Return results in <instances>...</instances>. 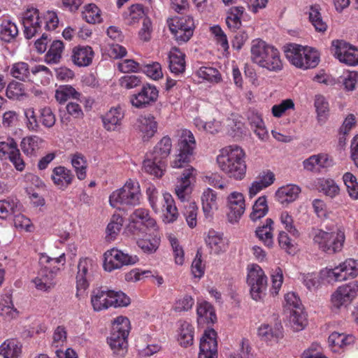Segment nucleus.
Wrapping results in <instances>:
<instances>
[{
	"label": "nucleus",
	"instance_id": "63",
	"mask_svg": "<svg viewBox=\"0 0 358 358\" xmlns=\"http://www.w3.org/2000/svg\"><path fill=\"white\" fill-rule=\"evenodd\" d=\"M183 212L187 223L190 228H194L196 225V216L198 208L195 203L189 202L184 206Z\"/></svg>",
	"mask_w": 358,
	"mask_h": 358
},
{
	"label": "nucleus",
	"instance_id": "18",
	"mask_svg": "<svg viewBox=\"0 0 358 358\" xmlns=\"http://www.w3.org/2000/svg\"><path fill=\"white\" fill-rule=\"evenodd\" d=\"M198 358H217V332L213 329L205 330L200 341Z\"/></svg>",
	"mask_w": 358,
	"mask_h": 358
},
{
	"label": "nucleus",
	"instance_id": "7",
	"mask_svg": "<svg viewBox=\"0 0 358 358\" xmlns=\"http://www.w3.org/2000/svg\"><path fill=\"white\" fill-rule=\"evenodd\" d=\"M130 321L127 317L119 316L115 319L110 335L107 339L114 353L122 355L127 351Z\"/></svg>",
	"mask_w": 358,
	"mask_h": 358
},
{
	"label": "nucleus",
	"instance_id": "6",
	"mask_svg": "<svg viewBox=\"0 0 358 358\" xmlns=\"http://www.w3.org/2000/svg\"><path fill=\"white\" fill-rule=\"evenodd\" d=\"M284 52L287 60L299 69H313L320 62L318 52L312 48L291 43L284 47Z\"/></svg>",
	"mask_w": 358,
	"mask_h": 358
},
{
	"label": "nucleus",
	"instance_id": "55",
	"mask_svg": "<svg viewBox=\"0 0 358 358\" xmlns=\"http://www.w3.org/2000/svg\"><path fill=\"white\" fill-rule=\"evenodd\" d=\"M343 180L350 198L354 200L358 199V182L356 177L352 173L347 172L343 175Z\"/></svg>",
	"mask_w": 358,
	"mask_h": 358
},
{
	"label": "nucleus",
	"instance_id": "8",
	"mask_svg": "<svg viewBox=\"0 0 358 358\" xmlns=\"http://www.w3.org/2000/svg\"><path fill=\"white\" fill-rule=\"evenodd\" d=\"M141 191L138 182L129 179L124 186L113 192L109 196L111 206H135L140 203Z\"/></svg>",
	"mask_w": 358,
	"mask_h": 358
},
{
	"label": "nucleus",
	"instance_id": "3",
	"mask_svg": "<svg viewBox=\"0 0 358 358\" xmlns=\"http://www.w3.org/2000/svg\"><path fill=\"white\" fill-rule=\"evenodd\" d=\"M251 59L259 67L278 73L283 69L279 50L262 40H255L251 46Z\"/></svg>",
	"mask_w": 358,
	"mask_h": 358
},
{
	"label": "nucleus",
	"instance_id": "2",
	"mask_svg": "<svg viewBox=\"0 0 358 358\" xmlns=\"http://www.w3.org/2000/svg\"><path fill=\"white\" fill-rule=\"evenodd\" d=\"M22 23L24 27V35L27 39H31L42 31V27L46 30H54L57 27L59 20L56 13L48 10L41 13L37 8H28L22 15Z\"/></svg>",
	"mask_w": 358,
	"mask_h": 358
},
{
	"label": "nucleus",
	"instance_id": "13",
	"mask_svg": "<svg viewBox=\"0 0 358 358\" xmlns=\"http://www.w3.org/2000/svg\"><path fill=\"white\" fill-rule=\"evenodd\" d=\"M159 97L157 87L152 84H144L141 90L130 96V103L136 108L144 109L152 106Z\"/></svg>",
	"mask_w": 358,
	"mask_h": 358
},
{
	"label": "nucleus",
	"instance_id": "45",
	"mask_svg": "<svg viewBox=\"0 0 358 358\" xmlns=\"http://www.w3.org/2000/svg\"><path fill=\"white\" fill-rule=\"evenodd\" d=\"M194 330V327L187 322L185 321L180 324L178 340L181 346L187 348L193 344Z\"/></svg>",
	"mask_w": 358,
	"mask_h": 358
},
{
	"label": "nucleus",
	"instance_id": "21",
	"mask_svg": "<svg viewBox=\"0 0 358 358\" xmlns=\"http://www.w3.org/2000/svg\"><path fill=\"white\" fill-rule=\"evenodd\" d=\"M355 342V336L352 334L334 331L328 338L329 346L334 352H339L348 349Z\"/></svg>",
	"mask_w": 358,
	"mask_h": 358
},
{
	"label": "nucleus",
	"instance_id": "39",
	"mask_svg": "<svg viewBox=\"0 0 358 358\" xmlns=\"http://www.w3.org/2000/svg\"><path fill=\"white\" fill-rule=\"evenodd\" d=\"M317 187L320 192L331 199L336 197L340 193L338 185L331 178H319L317 182Z\"/></svg>",
	"mask_w": 358,
	"mask_h": 358
},
{
	"label": "nucleus",
	"instance_id": "53",
	"mask_svg": "<svg viewBox=\"0 0 358 358\" xmlns=\"http://www.w3.org/2000/svg\"><path fill=\"white\" fill-rule=\"evenodd\" d=\"M317 120L319 122H325L329 115V103L322 95H316L314 103Z\"/></svg>",
	"mask_w": 358,
	"mask_h": 358
},
{
	"label": "nucleus",
	"instance_id": "46",
	"mask_svg": "<svg viewBox=\"0 0 358 358\" xmlns=\"http://www.w3.org/2000/svg\"><path fill=\"white\" fill-rule=\"evenodd\" d=\"M21 353V348L16 340H6L0 345V355L3 358H17Z\"/></svg>",
	"mask_w": 358,
	"mask_h": 358
},
{
	"label": "nucleus",
	"instance_id": "25",
	"mask_svg": "<svg viewBox=\"0 0 358 358\" xmlns=\"http://www.w3.org/2000/svg\"><path fill=\"white\" fill-rule=\"evenodd\" d=\"M94 51L89 45H78L72 50L71 59L78 66H88L94 57Z\"/></svg>",
	"mask_w": 358,
	"mask_h": 358
},
{
	"label": "nucleus",
	"instance_id": "24",
	"mask_svg": "<svg viewBox=\"0 0 358 358\" xmlns=\"http://www.w3.org/2000/svg\"><path fill=\"white\" fill-rule=\"evenodd\" d=\"M124 113L120 107L111 108L101 118L103 128L108 131H117L122 123Z\"/></svg>",
	"mask_w": 358,
	"mask_h": 358
},
{
	"label": "nucleus",
	"instance_id": "58",
	"mask_svg": "<svg viewBox=\"0 0 358 358\" xmlns=\"http://www.w3.org/2000/svg\"><path fill=\"white\" fill-rule=\"evenodd\" d=\"M282 326L277 327L273 329L268 324H262L258 328V336L264 341H270L272 338H279L282 336Z\"/></svg>",
	"mask_w": 358,
	"mask_h": 358
},
{
	"label": "nucleus",
	"instance_id": "37",
	"mask_svg": "<svg viewBox=\"0 0 358 358\" xmlns=\"http://www.w3.org/2000/svg\"><path fill=\"white\" fill-rule=\"evenodd\" d=\"M164 208H165L164 213V222L166 223H171L176 221L178 216V208L176 206L175 201L172 195L169 193H164Z\"/></svg>",
	"mask_w": 358,
	"mask_h": 358
},
{
	"label": "nucleus",
	"instance_id": "1",
	"mask_svg": "<svg viewBox=\"0 0 358 358\" xmlns=\"http://www.w3.org/2000/svg\"><path fill=\"white\" fill-rule=\"evenodd\" d=\"M245 153L238 145L223 149L217 157L219 168L230 178L241 180L246 174Z\"/></svg>",
	"mask_w": 358,
	"mask_h": 358
},
{
	"label": "nucleus",
	"instance_id": "30",
	"mask_svg": "<svg viewBox=\"0 0 358 358\" xmlns=\"http://www.w3.org/2000/svg\"><path fill=\"white\" fill-rule=\"evenodd\" d=\"M19 31L15 22L8 17L1 20L0 23V39L6 43H11L18 36Z\"/></svg>",
	"mask_w": 358,
	"mask_h": 358
},
{
	"label": "nucleus",
	"instance_id": "10",
	"mask_svg": "<svg viewBox=\"0 0 358 358\" xmlns=\"http://www.w3.org/2000/svg\"><path fill=\"white\" fill-rule=\"evenodd\" d=\"M169 28L178 44L187 42L195 28L193 18L189 15L176 16L167 20Z\"/></svg>",
	"mask_w": 358,
	"mask_h": 358
},
{
	"label": "nucleus",
	"instance_id": "38",
	"mask_svg": "<svg viewBox=\"0 0 358 358\" xmlns=\"http://www.w3.org/2000/svg\"><path fill=\"white\" fill-rule=\"evenodd\" d=\"M321 8L319 5L315 4L310 7L308 11L309 21L318 32H324L327 29V24L324 20L320 13Z\"/></svg>",
	"mask_w": 358,
	"mask_h": 358
},
{
	"label": "nucleus",
	"instance_id": "40",
	"mask_svg": "<svg viewBox=\"0 0 358 358\" xmlns=\"http://www.w3.org/2000/svg\"><path fill=\"white\" fill-rule=\"evenodd\" d=\"M309 236L313 239V243L322 252H325L326 249L329 248L327 247L328 241L332 236L330 231H326L321 229L313 227Z\"/></svg>",
	"mask_w": 358,
	"mask_h": 358
},
{
	"label": "nucleus",
	"instance_id": "56",
	"mask_svg": "<svg viewBox=\"0 0 358 358\" xmlns=\"http://www.w3.org/2000/svg\"><path fill=\"white\" fill-rule=\"evenodd\" d=\"M100 12L99 8L95 4L90 3L85 7L83 17L88 23H99L101 22Z\"/></svg>",
	"mask_w": 358,
	"mask_h": 358
},
{
	"label": "nucleus",
	"instance_id": "41",
	"mask_svg": "<svg viewBox=\"0 0 358 358\" xmlns=\"http://www.w3.org/2000/svg\"><path fill=\"white\" fill-rule=\"evenodd\" d=\"M43 142V139L37 136L24 138L21 142V149L27 156H36Z\"/></svg>",
	"mask_w": 358,
	"mask_h": 358
},
{
	"label": "nucleus",
	"instance_id": "19",
	"mask_svg": "<svg viewBox=\"0 0 358 358\" xmlns=\"http://www.w3.org/2000/svg\"><path fill=\"white\" fill-rule=\"evenodd\" d=\"M227 206L229 211L227 217L229 222H238L245 210V199L243 194L234 192L227 198Z\"/></svg>",
	"mask_w": 358,
	"mask_h": 358
},
{
	"label": "nucleus",
	"instance_id": "57",
	"mask_svg": "<svg viewBox=\"0 0 358 358\" xmlns=\"http://www.w3.org/2000/svg\"><path fill=\"white\" fill-rule=\"evenodd\" d=\"M280 220L287 232L294 238H299L300 233L296 228L292 216L287 211H282L280 215Z\"/></svg>",
	"mask_w": 358,
	"mask_h": 358
},
{
	"label": "nucleus",
	"instance_id": "44",
	"mask_svg": "<svg viewBox=\"0 0 358 358\" xmlns=\"http://www.w3.org/2000/svg\"><path fill=\"white\" fill-rule=\"evenodd\" d=\"M64 43L62 41H54L45 56V61L47 64H57L59 62L64 51Z\"/></svg>",
	"mask_w": 358,
	"mask_h": 358
},
{
	"label": "nucleus",
	"instance_id": "48",
	"mask_svg": "<svg viewBox=\"0 0 358 358\" xmlns=\"http://www.w3.org/2000/svg\"><path fill=\"white\" fill-rule=\"evenodd\" d=\"M268 211L266 196L259 197L252 206V211L250 215L252 221L256 222L264 217Z\"/></svg>",
	"mask_w": 358,
	"mask_h": 358
},
{
	"label": "nucleus",
	"instance_id": "62",
	"mask_svg": "<svg viewBox=\"0 0 358 358\" xmlns=\"http://www.w3.org/2000/svg\"><path fill=\"white\" fill-rule=\"evenodd\" d=\"M25 94L24 85L21 83L13 81L6 88V96L10 99H19Z\"/></svg>",
	"mask_w": 358,
	"mask_h": 358
},
{
	"label": "nucleus",
	"instance_id": "29",
	"mask_svg": "<svg viewBox=\"0 0 358 358\" xmlns=\"http://www.w3.org/2000/svg\"><path fill=\"white\" fill-rule=\"evenodd\" d=\"M110 290L101 288L94 289L91 294V303L95 311H100L110 307Z\"/></svg>",
	"mask_w": 358,
	"mask_h": 358
},
{
	"label": "nucleus",
	"instance_id": "60",
	"mask_svg": "<svg viewBox=\"0 0 358 358\" xmlns=\"http://www.w3.org/2000/svg\"><path fill=\"white\" fill-rule=\"evenodd\" d=\"M24 114L26 118V126L27 128L33 132H40L41 127L38 123L37 117L35 114V111L33 108H26L24 111Z\"/></svg>",
	"mask_w": 358,
	"mask_h": 358
},
{
	"label": "nucleus",
	"instance_id": "51",
	"mask_svg": "<svg viewBox=\"0 0 358 358\" xmlns=\"http://www.w3.org/2000/svg\"><path fill=\"white\" fill-rule=\"evenodd\" d=\"M71 164L75 169L77 178L82 180L86 178L87 164L85 157L80 153L74 154L71 157Z\"/></svg>",
	"mask_w": 358,
	"mask_h": 358
},
{
	"label": "nucleus",
	"instance_id": "26",
	"mask_svg": "<svg viewBox=\"0 0 358 358\" xmlns=\"http://www.w3.org/2000/svg\"><path fill=\"white\" fill-rule=\"evenodd\" d=\"M53 271L40 268L38 272L37 276L33 280L36 288L38 290L43 292H49L52 289L55 285V268H52Z\"/></svg>",
	"mask_w": 358,
	"mask_h": 358
},
{
	"label": "nucleus",
	"instance_id": "34",
	"mask_svg": "<svg viewBox=\"0 0 358 358\" xmlns=\"http://www.w3.org/2000/svg\"><path fill=\"white\" fill-rule=\"evenodd\" d=\"M193 171L194 169L192 166L185 169L181 176L180 184L177 185L175 188L176 194L182 203H185L187 199V190L190 185L189 178L192 176Z\"/></svg>",
	"mask_w": 358,
	"mask_h": 358
},
{
	"label": "nucleus",
	"instance_id": "15",
	"mask_svg": "<svg viewBox=\"0 0 358 358\" xmlns=\"http://www.w3.org/2000/svg\"><path fill=\"white\" fill-rule=\"evenodd\" d=\"M357 293L358 280L343 285L332 294L331 299L332 306L337 309L346 306L354 300Z\"/></svg>",
	"mask_w": 358,
	"mask_h": 358
},
{
	"label": "nucleus",
	"instance_id": "52",
	"mask_svg": "<svg viewBox=\"0 0 358 358\" xmlns=\"http://www.w3.org/2000/svg\"><path fill=\"white\" fill-rule=\"evenodd\" d=\"M289 320L295 331H301L307 325V319L303 308L290 311Z\"/></svg>",
	"mask_w": 358,
	"mask_h": 358
},
{
	"label": "nucleus",
	"instance_id": "43",
	"mask_svg": "<svg viewBox=\"0 0 358 358\" xmlns=\"http://www.w3.org/2000/svg\"><path fill=\"white\" fill-rule=\"evenodd\" d=\"M130 220L145 224V227L157 230V222L152 218L148 210L145 208H137L130 215Z\"/></svg>",
	"mask_w": 358,
	"mask_h": 358
},
{
	"label": "nucleus",
	"instance_id": "16",
	"mask_svg": "<svg viewBox=\"0 0 358 358\" xmlns=\"http://www.w3.org/2000/svg\"><path fill=\"white\" fill-rule=\"evenodd\" d=\"M358 275V260L348 259L338 266L329 269L327 276L335 281H343L349 278H355Z\"/></svg>",
	"mask_w": 358,
	"mask_h": 358
},
{
	"label": "nucleus",
	"instance_id": "32",
	"mask_svg": "<svg viewBox=\"0 0 358 358\" xmlns=\"http://www.w3.org/2000/svg\"><path fill=\"white\" fill-rule=\"evenodd\" d=\"M332 236L328 241L325 253L332 255L342 250L345 241V230L343 227H338L336 231H330Z\"/></svg>",
	"mask_w": 358,
	"mask_h": 358
},
{
	"label": "nucleus",
	"instance_id": "27",
	"mask_svg": "<svg viewBox=\"0 0 358 358\" xmlns=\"http://www.w3.org/2000/svg\"><path fill=\"white\" fill-rule=\"evenodd\" d=\"M301 192L299 185L288 184L280 187L275 192V198L282 205H287L294 201Z\"/></svg>",
	"mask_w": 358,
	"mask_h": 358
},
{
	"label": "nucleus",
	"instance_id": "4",
	"mask_svg": "<svg viewBox=\"0 0 358 358\" xmlns=\"http://www.w3.org/2000/svg\"><path fill=\"white\" fill-rule=\"evenodd\" d=\"M171 138L168 136H164L143 161L145 171L156 178L162 177L166 171V159L171 153Z\"/></svg>",
	"mask_w": 358,
	"mask_h": 358
},
{
	"label": "nucleus",
	"instance_id": "20",
	"mask_svg": "<svg viewBox=\"0 0 358 358\" xmlns=\"http://www.w3.org/2000/svg\"><path fill=\"white\" fill-rule=\"evenodd\" d=\"M136 127L143 141H147L156 134L158 124L155 116L149 113L141 115L136 120Z\"/></svg>",
	"mask_w": 358,
	"mask_h": 358
},
{
	"label": "nucleus",
	"instance_id": "42",
	"mask_svg": "<svg viewBox=\"0 0 358 358\" xmlns=\"http://www.w3.org/2000/svg\"><path fill=\"white\" fill-rule=\"evenodd\" d=\"M159 243L160 237L157 234H154L153 236L150 234H147V236L144 235V237H141L136 240L138 246L146 253L155 252L159 248Z\"/></svg>",
	"mask_w": 358,
	"mask_h": 358
},
{
	"label": "nucleus",
	"instance_id": "31",
	"mask_svg": "<svg viewBox=\"0 0 358 358\" xmlns=\"http://www.w3.org/2000/svg\"><path fill=\"white\" fill-rule=\"evenodd\" d=\"M273 220L271 218H267L266 220V223L262 226L258 227L255 231L257 237L264 243L266 247L268 248H271L274 243L273 236Z\"/></svg>",
	"mask_w": 358,
	"mask_h": 358
},
{
	"label": "nucleus",
	"instance_id": "9",
	"mask_svg": "<svg viewBox=\"0 0 358 358\" xmlns=\"http://www.w3.org/2000/svg\"><path fill=\"white\" fill-rule=\"evenodd\" d=\"M196 148V141L192 131L184 129L178 141V154L171 162L173 168L179 169L185 167L193 157Z\"/></svg>",
	"mask_w": 358,
	"mask_h": 358
},
{
	"label": "nucleus",
	"instance_id": "28",
	"mask_svg": "<svg viewBox=\"0 0 358 358\" xmlns=\"http://www.w3.org/2000/svg\"><path fill=\"white\" fill-rule=\"evenodd\" d=\"M205 242L212 253L218 255L227 250V244L223 238V234L214 229L208 230Z\"/></svg>",
	"mask_w": 358,
	"mask_h": 358
},
{
	"label": "nucleus",
	"instance_id": "12",
	"mask_svg": "<svg viewBox=\"0 0 358 358\" xmlns=\"http://www.w3.org/2000/svg\"><path fill=\"white\" fill-rule=\"evenodd\" d=\"M247 282L250 287V294L254 300H260L265 295L267 278L259 265L252 264L248 268Z\"/></svg>",
	"mask_w": 358,
	"mask_h": 358
},
{
	"label": "nucleus",
	"instance_id": "23",
	"mask_svg": "<svg viewBox=\"0 0 358 358\" xmlns=\"http://www.w3.org/2000/svg\"><path fill=\"white\" fill-rule=\"evenodd\" d=\"M73 178L72 171L64 166H58L52 169L51 179L60 189H66L72 183Z\"/></svg>",
	"mask_w": 358,
	"mask_h": 358
},
{
	"label": "nucleus",
	"instance_id": "14",
	"mask_svg": "<svg viewBox=\"0 0 358 358\" xmlns=\"http://www.w3.org/2000/svg\"><path fill=\"white\" fill-rule=\"evenodd\" d=\"M97 268V264L92 259L85 257L79 260L76 275V287L78 291L85 290L89 287Z\"/></svg>",
	"mask_w": 358,
	"mask_h": 358
},
{
	"label": "nucleus",
	"instance_id": "22",
	"mask_svg": "<svg viewBox=\"0 0 358 358\" xmlns=\"http://www.w3.org/2000/svg\"><path fill=\"white\" fill-rule=\"evenodd\" d=\"M186 55L177 48H173L168 56L169 69L175 76H182L186 68Z\"/></svg>",
	"mask_w": 358,
	"mask_h": 358
},
{
	"label": "nucleus",
	"instance_id": "59",
	"mask_svg": "<svg viewBox=\"0 0 358 358\" xmlns=\"http://www.w3.org/2000/svg\"><path fill=\"white\" fill-rule=\"evenodd\" d=\"M141 71L147 76L155 80L162 78L163 76L162 66L158 62H152L144 64L141 67Z\"/></svg>",
	"mask_w": 358,
	"mask_h": 358
},
{
	"label": "nucleus",
	"instance_id": "5",
	"mask_svg": "<svg viewBox=\"0 0 358 358\" xmlns=\"http://www.w3.org/2000/svg\"><path fill=\"white\" fill-rule=\"evenodd\" d=\"M10 74L18 80L36 85L48 83V80L52 77L51 71L47 66L24 62L13 64Z\"/></svg>",
	"mask_w": 358,
	"mask_h": 358
},
{
	"label": "nucleus",
	"instance_id": "49",
	"mask_svg": "<svg viewBox=\"0 0 358 358\" xmlns=\"http://www.w3.org/2000/svg\"><path fill=\"white\" fill-rule=\"evenodd\" d=\"M80 94L71 85L59 86L55 92V99L60 104L64 103L69 99H78Z\"/></svg>",
	"mask_w": 358,
	"mask_h": 358
},
{
	"label": "nucleus",
	"instance_id": "61",
	"mask_svg": "<svg viewBox=\"0 0 358 358\" xmlns=\"http://www.w3.org/2000/svg\"><path fill=\"white\" fill-rule=\"evenodd\" d=\"M279 246L287 253L293 255L296 252V246L294 242L290 238L287 233L281 231L278 234V237Z\"/></svg>",
	"mask_w": 358,
	"mask_h": 358
},
{
	"label": "nucleus",
	"instance_id": "64",
	"mask_svg": "<svg viewBox=\"0 0 358 358\" xmlns=\"http://www.w3.org/2000/svg\"><path fill=\"white\" fill-rule=\"evenodd\" d=\"M251 348L248 340L242 339L238 349L229 355V358H252Z\"/></svg>",
	"mask_w": 358,
	"mask_h": 358
},
{
	"label": "nucleus",
	"instance_id": "54",
	"mask_svg": "<svg viewBox=\"0 0 358 358\" xmlns=\"http://www.w3.org/2000/svg\"><path fill=\"white\" fill-rule=\"evenodd\" d=\"M197 76L210 83H219L221 80V75L217 69L209 66H201L196 72Z\"/></svg>",
	"mask_w": 358,
	"mask_h": 358
},
{
	"label": "nucleus",
	"instance_id": "17",
	"mask_svg": "<svg viewBox=\"0 0 358 358\" xmlns=\"http://www.w3.org/2000/svg\"><path fill=\"white\" fill-rule=\"evenodd\" d=\"M331 46L338 60L349 66L358 64V50L343 41H333Z\"/></svg>",
	"mask_w": 358,
	"mask_h": 358
},
{
	"label": "nucleus",
	"instance_id": "11",
	"mask_svg": "<svg viewBox=\"0 0 358 358\" xmlns=\"http://www.w3.org/2000/svg\"><path fill=\"white\" fill-rule=\"evenodd\" d=\"M103 257V266L108 272L120 269L123 266L134 265L138 261L136 255H129L115 248L107 250Z\"/></svg>",
	"mask_w": 358,
	"mask_h": 358
},
{
	"label": "nucleus",
	"instance_id": "50",
	"mask_svg": "<svg viewBox=\"0 0 358 358\" xmlns=\"http://www.w3.org/2000/svg\"><path fill=\"white\" fill-rule=\"evenodd\" d=\"M123 225V218L121 215L114 214L110 222L108 223L106 233V238L108 241L115 240L117 234L120 233Z\"/></svg>",
	"mask_w": 358,
	"mask_h": 358
},
{
	"label": "nucleus",
	"instance_id": "47",
	"mask_svg": "<svg viewBox=\"0 0 358 358\" xmlns=\"http://www.w3.org/2000/svg\"><path fill=\"white\" fill-rule=\"evenodd\" d=\"M65 262V255L62 254L59 257L56 258H52L45 254H41L39 259V264L41 268L47 269L49 271H53V268H55V275H57L59 268V264L62 263L64 264Z\"/></svg>",
	"mask_w": 358,
	"mask_h": 358
},
{
	"label": "nucleus",
	"instance_id": "33",
	"mask_svg": "<svg viewBox=\"0 0 358 358\" xmlns=\"http://www.w3.org/2000/svg\"><path fill=\"white\" fill-rule=\"evenodd\" d=\"M196 314L199 324H213L217 320L213 307L206 301L198 304Z\"/></svg>",
	"mask_w": 358,
	"mask_h": 358
},
{
	"label": "nucleus",
	"instance_id": "35",
	"mask_svg": "<svg viewBox=\"0 0 358 358\" xmlns=\"http://www.w3.org/2000/svg\"><path fill=\"white\" fill-rule=\"evenodd\" d=\"M22 205L17 199L8 198L0 201V218L6 220L21 211Z\"/></svg>",
	"mask_w": 358,
	"mask_h": 358
},
{
	"label": "nucleus",
	"instance_id": "36",
	"mask_svg": "<svg viewBox=\"0 0 358 358\" xmlns=\"http://www.w3.org/2000/svg\"><path fill=\"white\" fill-rule=\"evenodd\" d=\"M217 194L210 188H208L202 194L201 204L206 217H210L215 209H217Z\"/></svg>",
	"mask_w": 358,
	"mask_h": 358
}]
</instances>
